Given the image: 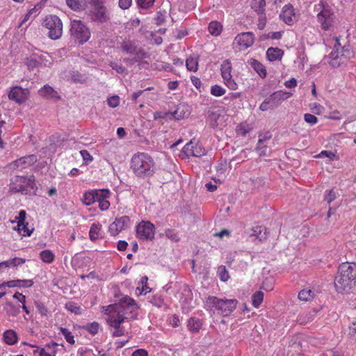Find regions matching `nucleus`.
I'll use <instances>...</instances> for the list:
<instances>
[{"label": "nucleus", "instance_id": "nucleus-37", "mask_svg": "<svg viewBox=\"0 0 356 356\" xmlns=\"http://www.w3.org/2000/svg\"><path fill=\"white\" fill-rule=\"evenodd\" d=\"M217 273L220 280L222 282H226L229 279V273L226 267L223 265H221L218 268Z\"/></svg>", "mask_w": 356, "mask_h": 356}, {"label": "nucleus", "instance_id": "nucleus-49", "mask_svg": "<svg viewBox=\"0 0 356 356\" xmlns=\"http://www.w3.org/2000/svg\"><path fill=\"white\" fill-rule=\"evenodd\" d=\"M275 107H272V102L270 97L266 98L260 105L259 109L262 111H266L268 109H273Z\"/></svg>", "mask_w": 356, "mask_h": 356}, {"label": "nucleus", "instance_id": "nucleus-22", "mask_svg": "<svg viewBox=\"0 0 356 356\" xmlns=\"http://www.w3.org/2000/svg\"><path fill=\"white\" fill-rule=\"evenodd\" d=\"M35 159V156L34 155H30L29 156H23L20 159L15 160L11 164V165L15 168L19 167H24L26 164L31 165Z\"/></svg>", "mask_w": 356, "mask_h": 356}, {"label": "nucleus", "instance_id": "nucleus-35", "mask_svg": "<svg viewBox=\"0 0 356 356\" xmlns=\"http://www.w3.org/2000/svg\"><path fill=\"white\" fill-rule=\"evenodd\" d=\"M314 296V293L310 289H303L300 291L298 293V299L302 301H309Z\"/></svg>", "mask_w": 356, "mask_h": 356}, {"label": "nucleus", "instance_id": "nucleus-24", "mask_svg": "<svg viewBox=\"0 0 356 356\" xmlns=\"http://www.w3.org/2000/svg\"><path fill=\"white\" fill-rule=\"evenodd\" d=\"M251 8L257 13L258 15L265 13L266 1L265 0H252L251 1Z\"/></svg>", "mask_w": 356, "mask_h": 356}, {"label": "nucleus", "instance_id": "nucleus-32", "mask_svg": "<svg viewBox=\"0 0 356 356\" xmlns=\"http://www.w3.org/2000/svg\"><path fill=\"white\" fill-rule=\"evenodd\" d=\"M95 195L97 196V190L86 192L83 196V202L86 205H91L95 202Z\"/></svg>", "mask_w": 356, "mask_h": 356}, {"label": "nucleus", "instance_id": "nucleus-8", "mask_svg": "<svg viewBox=\"0 0 356 356\" xmlns=\"http://www.w3.org/2000/svg\"><path fill=\"white\" fill-rule=\"evenodd\" d=\"M92 8L88 10L89 18L95 22L106 23L110 19V14L103 2L92 5Z\"/></svg>", "mask_w": 356, "mask_h": 356}, {"label": "nucleus", "instance_id": "nucleus-19", "mask_svg": "<svg viewBox=\"0 0 356 356\" xmlns=\"http://www.w3.org/2000/svg\"><path fill=\"white\" fill-rule=\"evenodd\" d=\"M248 63L260 77L265 78L266 76L267 73L266 67L259 60L251 58L248 61Z\"/></svg>", "mask_w": 356, "mask_h": 356}, {"label": "nucleus", "instance_id": "nucleus-16", "mask_svg": "<svg viewBox=\"0 0 356 356\" xmlns=\"http://www.w3.org/2000/svg\"><path fill=\"white\" fill-rule=\"evenodd\" d=\"M280 17L286 24H292L294 22V10L291 4L285 5L282 10Z\"/></svg>", "mask_w": 356, "mask_h": 356}, {"label": "nucleus", "instance_id": "nucleus-12", "mask_svg": "<svg viewBox=\"0 0 356 356\" xmlns=\"http://www.w3.org/2000/svg\"><path fill=\"white\" fill-rule=\"evenodd\" d=\"M121 49L127 54L136 55L140 58L147 57V54L141 48L138 47L133 42L130 40L123 41L121 44Z\"/></svg>", "mask_w": 356, "mask_h": 356}, {"label": "nucleus", "instance_id": "nucleus-29", "mask_svg": "<svg viewBox=\"0 0 356 356\" xmlns=\"http://www.w3.org/2000/svg\"><path fill=\"white\" fill-rule=\"evenodd\" d=\"M266 229L262 226H257L252 229V235L255 236L260 241L266 238Z\"/></svg>", "mask_w": 356, "mask_h": 356}, {"label": "nucleus", "instance_id": "nucleus-15", "mask_svg": "<svg viewBox=\"0 0 356 356\" xmlns=\"http://www.w3.org/2000/svg\"><path fill=\"white\" fill-rule=\"evenodd\" d=\"M8 97L10 100L20 104L27 99V90L18 86L13 87L8 94Z\"/></svg>", "mask_w": 356, "mask_h": 356}, {"label": "nucleus", "instance_id": "nucleus-9", "mask_svg": "<svg viewBox=\"0 0 356 356\" xmlns=\"http://www.w3.org/2000/svg\"><path fill=\"white\" fill-rule=\"evenodd\" d=\"M232 64L229 59L225 60L221 64L220 71L224 83L230 90H234L237 89V84L232 79Z\"/></svg>", "mask_w": 356, "mask_h": 356}, {"label": "nucleus", "instance_id": "nucleus-5", "mask_svg": "<svg viewBox=\"0 0 356 356\" xmlns=\"http://www.w3.org/2000/svg\"><path fill=\"white\" fill-rule=\"evenodd\" d=\"M70 37L79 44H83L90 38V31L81 20H71L70 28Z\"/></svg>", "mask_w": 356, "mask_h": 356}, {"label": "nucleus", "instance_id": "nucleus-43", "mask_svg": "<svg viewBox=\"0 0 356 356\" xmlns=\"http://www.w3.org/2000/svg\"><path fill=\"white\" fill-rule=\"evenodd\" d=\"M282 31L269 33L268 34L263 35L261 37V40H264L267 39L280 40L282 36Z\"/></svg>", "mask_w": 356, "mask_h": 356}, {"label": "nucleus", "instance_id": "nucleus-7", "mask_svg": "<svg viewBox=\"0 0 356 356\" xmlns=\"http://www.w3.org/2000/svg\"><path fill=\"white\" fill-rule=\"evenodd\" d=\"M43 26L49 30L48 36L51 40L59 39L63 34V23L56 15H50L45 17Z\"/></svg>", "mask_w": 356, "mask_h": 356}, {"label": "nucleus", "instance_id": "nucleus-44", "mask_svg": "<svg viewBox=\"0 0 356 356\" xmlns=\"http://www.w3.org/2000/svg\"><path fill=\"white\" fill-rule=\"evenodd\" d=\"M211 93L216 97L222 96L225 93V90L218 85H214L211 88Z\"/></svg>", "mask_w": 356, "mask_h": 356}, {"label": "nucleus", "instance_id": "nucleus-10", "mask_svg": "<svg viewBox=\"0 0 356 356\" xmlns=\"http://www.w3.org/2000/svg\"><path fill=\"white\" fill-rule=\"evenodd\" d=\"M137 237L143 240H152L154 237V226L150 222H142L136 227Z\"/></svg>", "mask_w": 356, "mask_h": 356}, {"label": "nucleus", "instance_id": "nucleus-39", "mask_svg": "<svg viewBox=\"0 0 356 356\" xmlns=\"http://www.w3.org/2000/svg\"><path fill=\"white\" fill-rule=\"evenodd\" d=\"M5 309L10 316H16L19 313V308L15 307L13 303L10 302L6 303Z\"/></svg>", "mask_w": 356, "mask_h": 356}, {"label": "nucleus", "instance_id": "nucleus-21", "mask_svg": "<svg viewBox=\"0 0 356 356\" xmlns=\"http://www.w3.org/2000/svg\"><path fill=\"white\" fill-rule=\"evenodd\" d=\"M24 283V284L22 286H32L33 284V281L32 280H10L7 282H3L0 284V289H4L6 286L8 287H16V283Z\"/></svg>", "mask_w": 356, "mask_h": 356}, {"label": "nucleus", "instance_id": "nucleus-58", "mask_svg": "<svg viewBox=\"0 0 356 356\" xmlns=\"http://www.w3.org/2000/svg\"><path fill=\"white\" fill-rule=\"evenodd\" d=\"M336 193L333 190H330L325 195V200L327 204H330L336 199Z\"/></svg>", "mask_w": 356, "mask_h": 356}, {"label": "nucleus", "instance_id": "nucleus-46", "mask_svg": "<svg viewBox=\"0 0 356 356\" xmlns=\"http://www.w3.org/2000/svg\"><path fill=\"white\" fill-rule=\"evenodd\" d=\"M155 0H137V4L142 9H147L154 5Z\"/></svg>", "mask_w": 356, "mask_h": 356}, {"label": "nucleus", "instance_id": "nucleus-28", "mask_svg": "<svg viewBox=\"0 0 356 356\" xmlns=\"http://www.w3.org/2000/svg\"><path fill=\"white\" fill-rule=\"evenodd\" d=\"M101 225L99 223H93L90 229L89 236L91 241H96L99 236V231Z\"/></svg>", "mask_w": 356, "mask_h": 356}, {"label": "nucleus", "instance_id": "nucleus-31", "mask_svg": "<svg viewBox=\"0 0 356 356\" xmlns=\"http://www.w3.org/2000/svg\"><path fill=\"white\" fill-rule=\"evenodd\" d=\"M201 326L202 323L199 319L191 318L188 322V327L193 332H197Z\"/></svg>", "mask_w": 356, "mask_h": 356}, {"label": "nucleus", "instance_id": "nucleus-20", "mask_svg": "<svg viewBox=\"0 0 356 356\" xmlns=\"http://www.w3.org/2000/svg\"><path fill=\"white\" fill-rule=\"evenodd\" d=\"M284 51L277 47H270L266 51V56L270 61L281 60Z\"/></svg>", "mask_w": 356, "mask_h": 356}, {"label": "nucleus", "instance_id": "nucleus-56", "mask_svg": "<svg viewBox=\"0 0 356 356\" xmlns=\"http://www.w3.org/2000/svg\"><path fill=\"white\" fill-rule=\"evenodd\" d=\"M165 236L172 241L177 242L179 241L178 235L172 229H167Z\"/></svg>", "mask_w": 356, "mask_h": 356}, {"label": "nucleus", "instance_id": "nucleus-40", "mask_svg": "<svg viewBox=\"0 0 356 356\" xmlns=\"http://www.w3.org/2000/svg\"><path fill=\"white\" fill-rule=\"evenodd\" d=\"M220 115L217 111H209L208 115V120L211 122V126L212 127H216L218 126L217 121L220 118Z\"/></svg>", "mask_w": 356, "mask_h": 356}, {"label": "nucleus", "instance_id": "nucleus-54", "mask_svg": "<svg viewBox=\"0 0 356 356\" xmlns=\"http://www.w3.org/2000/svg\"><path fill=\"white\" fill-rule=\"evenodd\" d=\"M194 148L193 141L191 140L183 148V152L186 154L187 156L191 155L193 156V150Z\"/></svg>", "mask_w": 356, "mask_h": 356}, {"label": "nucleus", "instance_id": "nucleus-60", "mask_svg": "<svg viewBox=\"0 0 356 356\" xmlns=\"http://www.w3.org/2000/svg\"><path fill=\"white\" fill-rule=\"evenodd\" d=\"M25 261H26V260L24 259L17 258V257H15L13 259H10V265H11V266H13V267L20 266V265L24 264Z\"/></svg>", "mask_w": 356, "mask_h": 356}, {"label": "nucleus", "instance_id": "nucleus-25", "mask_svg": "<svg viewBox=\"0 0 356 356\" xmlns=\"http://www.w3.org/2000/svg\"><path fill=\"white\" fill-rule=\"evenodd\" d=\"M67 5L73 10L79 11L84 9L86 1L84 0H65Z\"/></svg>", "mask_w": 356, "mask_h": 356}, {"label": "nucleus", "instance_id": "nucleus-42", "mask_svg": "<svg viewBox=\"0 0 356 356\" xmlns=\"http://www.w3.org/2000/svg\"><path fill=\"white\" fill-rule=\"evenodd\" d=\"M61 334L65 337L66 341L70 344H74L75 341L74 339V336L72 334V332L69 331L68 329L65 327L60 328Z\"/></svg>", "mask_w": 356, "mask_h": 356}, {"label": "nucleus", "instance_id": "nucleus-2", "mask_svg": "<svg viewBox=\"0 0 356 356\" xmlns=\"http://www.w3.org/2000/svg\"><path fill=\"white\" fill-rule=\"evenodd\" d=\"M131 168L137 177L144 179L154 175L155 163L153 159L147 154L138 153L132 156Z\"/></svg>", "mask_w": 356, "mask_h": 356}, {"label": "nucleus", "instance_id": "nucleus-57", "mask_svg": "<svg viewBox=\"0 0 356 356\" xmlns=\"http://www.w3.org/2000/svg\"><path fill=\"white\" fill-rule=\"evenodd\" d=\"M71 78L74 82L83 83L85 81L84 76L78 72H74Z\"/></svg>", "mask_w": 356, "mask_h": 356}, {"label": "nucleus", "instance_id": "nucleus-63", "mask_svg": "<svg viewBox=\"0 0 356 356\" xmlns=\"http://www.w3.org/2000/svg\"><path fill=\"white\" fill-rule=\"evenodd\" d=\"M132 0H119V6L120 8L128 9L131 5Z\"/></svg>", "mask_w": 356, "mask_h": 356}, {"label": "nucleus", "instance_id": "nucleus-34", "mask_svg": "<svg viewBox=\"0 0 356 356\" xmlns=\"http://www.w3.org/2000/svg\"><path fill=\"white\" fill-rule=\"evenodd\" d=\"M186 65L189 71L196 72L198 67L197 58L191 56L188 58L186 60Z\"/></svg>", "mask_w": 356, "mask_h": 356}, {"label": "nucleus", "instance_id": "nucleus-64", "mask_svg": "<svg viewBox=\"0 0 356 356\" xmlns=\"http://www.w3.org/2000/svg\"><path fill=\"white\" fill-rule=\"evenodd\" d=\"M131 356H148V353L144 349H138L132 353Z\"/></svg>", "mask_w": 356, "mask_h": 356}, {"label": "nucleus", "instance_id": "nucleus-55", "mask_svg": "<svg viewBox=\"0 0 356 356\" xmlns=\"http://www.w3.org/2000/svg\"><path fill=\"white\" fill-rule=\"evenodd\" d=\"M107 102L109 106L112 108H115L119 105L120 103V98L118 96L115 95L113 97H109L107 99Z\"/></svg>", "mask_w": 356, "mask_h": 356}, {"label": "nucleus", "instance_id": "nucleus-1", "mask_svg": "<svg viewBox=\"0 0 356 356\" xmlns=\"http://www.w3.org/2000/svg\"><path fill=\"white\" fill-rule=\"evenodd\" d=\"M356 285V264L342 263L338 268L334 286L339 293H350Z\"/></svg>", "mask_w": 356, "mask_h": 356}, {"label": "nucleus", "instance_id": "nucleus-38", "mask_svg": "<svg viewBox=\"0 0 356 356\" xmlns=\"http://www.w3.org/2000/svg\"><path fill=\"white\" fill-rule=\"evenodd\" d=\"M99 324L97 322H92L88 323L83 327L85 330H87L89 333L92 335L96 334L98 332Z\"/></svg>", "mask_w": 356, "mask_h": 356}, {"label": "nucleus", "instance_id": "nucleus-3", "mask_svg": "<svg viewBox=\"0 0 356 356\" xmlns=\"http://www.w3.org/2000/svg\"><path fill=\"white\" fill-rule=\"evenodd\" d=\"M137 309L138 307L135 300L130 297L125 296L120 299L118 303L108 305L107 311L109 312H116V316H113V318L115 321H119L120 324H121L128 318L127 317L124 316L125 310L130 309V312L134 313Z\"/></svg>", "mask_w": 356, "mask_h": 356}, {"label": "nucleus", "instance_id": "nucleus-17", "mask_svg": "<svg viewBox=\"0 0 356 356\" xmlns=\"http://www.w3.org/2000/svg\"><path fill=\"white\" fill-rule=\"evenodd\" d=\"M291 95H292V94L291 92H284L282 90L273 92L269 97L272 102V107L276 108L283 101L287 99Z\"/></svg>", "mask_w": 356, "mask_h": 356}, {"label": "nucleus", "instance_id": "nucleus-62", "mask_svg": "<svg viewBox=\"0 0 356 356\" xmlns=\"http://www.w3.org/2000/svg\"><path fill=\"white\" fill-rule=\"evenodd\" d=\"M111 67L113 70H115L118 73L122 74L126 70L125 67L122 65H118L116 63H112Z\"/></svg>", "mask_w": 356, "mask_h": 356}, {"label": "nucleus", "instance_id": "nucleus-47", "mask_svg": "<svg viewBox=\"0 0 356 356\" xmlns=\"http://www.w3.org/2000/svg\"><path fill=\"white\" fill-rule=\"evenodd\" d=\"M28 222H24L22 223V225L20 227H18V230L19 232H23V236H31V234L33 233L34 228H29L28 227Z\"/></svg>", "mask_w": 356, "mask_h": 356}, {"label": "nucleus", "instance_id": "nucleus-27", "mask_svg": "<svg viewBox=\"0 0 356 356\" xmlns=\"http://www.w3.org/2000/svg\"><path fill=\"white\" fill-rule=\"evenodd\" d=\"M208 29L212 35L218 36L222 31V26L217 21H212L209 23Z\"/></svg>", "mask_w": 356, "mask_h": 356}, {"label": "nucleus", "instance_id": "nucleus-36", "mask_svg": "<svg viewBox=\"0 0 356 356\" xmlns=\"http://www.w3.org/2000/svg\"><path fill=\"white\" fill-rule=\"evenodd\" d=\"M264 300V293L261 291L255 292L252 297V305L254 307L258 308Z\"/></svg>", "mask_w": 356, "mask_h": 356}, {"label": "nucleus", "instance_id": "nucleus-52", "mask_svg": "<svg viewBox=\"0 0 356 356\" xmlns=\"http://www.w3.org/2000/svg\"><path fill=\"white\" fill-rule=\"evenodd\" d=\"M26 217V212L25 210H21L19 212V215L15 217V220H17V227L22 225V223L25 222Z\"/></svg>", "mask_w": 356, "mask_h": 356}, {"label": "nucleus", "instance_id": "nucleus-45", "mask_svg": "<svg viewBox=\"0 0 356 356\" xmlns=\"http://www.w3.org/2000/svg\"><path fill=\"white\" fill-rule=\"evenodd\" d=\"M65 307L67 309V310L70 311L72 313H74L75 314H81V308L74 302H68L66 304Z\"/></svg>", "mask_w": 356, "mask_h": 356}, {"label": "nucleus", "instance_id": "nucleus-23", "mask_svg": "<svg viewBox=\"0 0 356 356\" xmlns=\"http://www.w3.org/2000/svg\"><path fill=\"white\" fill-rule=\"evenodd\" d=\"M3 341L8 345H14L17 342V334L13 330H8L3 334Z\"/></svg>", "mask_w": 356, "mask_h": 356}, {"label": "nucleus", "instance_id": "nucleus-11", "mask_svg": "<svg viewBox=\"0 0 356 356\" xmlns=\"http://www.w3.org/2000/svg\"><path fill=\"white\" fill-rule=\"evenodd\" d=\"M234 42L240 47L239 50H244L254 44V35L252 32H243L235 38Z\"/></svg>", "mask_w": 356, "mask_h": 356}, {"label": "nucleus", "instance_id": "nucleus-6", "mask_svg": "<svg viewBox=\"0 0 356 356\" xmlns=\"http://www.w3.org/2000/svg\"><path fill=\"white\" fill-rule=\"evenodd\" d=\"M207 303L220 311L222 315L228 316L236 309L238 301L235 299H220L215 296H209Z\"/></svg>", "mask_w": 356, "mask_h": 356}, {"label": "nucleus", "instance_id": "nucleus-13", "mask_svg": "<svg viewBox=\"0 0 356 356\" xmlns=\"http://www.w3.org/2000/svg\"><path fill=\"white\" fill-rule=\"evenodd\" d=\"M130 219L127 216H123L115 218V221L109 226V232L111 235L116 236L122 230L124 229L129 223Z\"/></svg>", "mask_w": 356, "mask_h": 356}, {"label": "nucleus", "instance_id": "nucleus-33", "mask_svg": "<svg viewBox=\"0 0 356 356\" xmlns=\"http://www.w3.org/2000/svg\"><path fill=\"white\" fill-rule=\"evenodd\" d=\"M39 93L41 96L53 98L55 97L56 92H55L51 86H44L39 90Z\"/></svg>", "mask_w": 356, "mask_h": 356}, {"label": "nucleus", "instance_id": "nucleus-41", "mask_svg": "<svg viewBox=\"0 0 356 356\" xmlns=\"http://www.w3.org/2000/svg\"><path fill=\"white\" fill-rule=\"evenodd\" d=\"M110 195V192L107 189H103L100 191L97 190V196L95 195V202H100L101 200L108 199Z\"/></svg>", "mask_w": 356, "mask_h": 356}, {"label": "nucleus", "instance_id": "nucleus-30", "mask_svg": "<svg viewBox=\"0 0 356 356\" xmlns=\"http://www.w3.org/2000/svg\"><path fill=\"white\" fill-rule=\"evenodd\" d=\"M40 255L42 261L47 264L52 263L55 257L53 252L49 250H42Z\"/></svg>", "mask_w": 356, "mask_h": 356}, {"label": "nucleus", "instance_id": "nucleus-53", "mask_svg": "<svg viewBox=\"0 0 356 356\" xmlns=\"http://www.w3.org/2000/svg\"><path fill=\"white\" fill-rule=\"evenodd\" d=\"M304 120L307 123L309 124L310 125H314L318 122L317 118L315 115L310 113L305 114Z\"/></svg>", "mask_w": 356, "mask_h": 356}, {"label": "nucleus", "instance_id": "nucleus-51", "mask_svg": "<svg viewBox=\"0 0 356 356\" xmlns=\"http://www.w3.org/2000/svg\"><path fill=\"white\" fill-rule=\"evenodd\" d=\"M193 151V156L195 157H200L206 154V150L201 146H197V145H194Z\"/></svg>", "mask_w": 356, "mask_h": 356}, {"label": "nucleus", "instance_id": "nucleus-50", "mask_svg": "<svg viewBox=\"0 0 356 356\" xmlns=\"http://www.w3.org/2000/svg\"><path fill=\"white\" fill-rule=\"evenodd\" d=\"M166 17V12L164 10L163 12L159 11L156 13V17L155 18L156 24L157 25H161L164 23Z\"/></svg>", "mask_w": 356, "mask_h": 356}, {"label": "nucleus", "instance_id": "nucleus-61", "mask_svg": "<svg viewBox=\"0 0 356 356\" xmlns=\"http://www.w3.org/2000/svg\"><path fill=\"white\" fill-rule=\"evenodd\" d=\"M36 308L42 316H47L48 310L42 303H36Z\"/></svg>", "mask_w": 356, "mask_h": 356}, {"label": "nucleus", "instance_id": "nucleus-59", "mask_svg": "<svg viewBox=\"0 0 356 356\" xmlns=\"http://www.w3.org/2000/svg\"><path fill=\"white\" fill-rule=\"evenodd\" d=\"M259 15V23L257 24V27L259 30H262L264 29V27L266 26V14L264 13L263 15Z\"/></svg>", "mask_w": 356, "mask_h": 356}, {"label": "nucleus", "instance_id": "nucleus-14", "mask_svg": "<svg viewBox=\"0 0 356 356\" xmlns=\"http://www.w3.org/2000/svg\"><path fill=\"white\" fill-rule=\"evenodd\" d=\"M318 21L321 23L322 29L327 30L332 24L334 14L330 9L324 8L317 15Z\"/></svg>", "mask_w": 356, "mask_h": 356}, {"label": "nucleus", "instance_id": "nucleus-26", "mask_svg": "<svg viewBox=\"0 0 356 356\" xmlns=\"http://www.w3.org/2000/svg\"><path fill=\"white\" fill-rule=\"evenodd\" d=\"M25 64L29 70L37 68L41 65L40 58L35 55L31 56L25 59Z\"/></svg>", "mask_w": 356, "mask_h": 356}, {"label": "nucleus", "instance_id": "nucleus-4", "mask_svg": "<svg viewBox=\"0 0 356 356\" xmlns=\"http://www.w3.org/2000/svg\"><path fill=\"white\" fill-rule=\"evenodd\" d=\"M35 177L31 175L29 177L16 176L12 181L10 189L13 192H20L22 194H35L37 186L35 183Z\"/></svg>", "mask_w": 356, "mask_h": 356}, {"label": "nucleus", "instance_id": "nucleus-18", "mask_svg": "<svg viewBox=\"0 0 356 356\" xmlns=\"http://www.w3.org/2000/svg\"><path fill=\"white\" fill-rule=\"evenodd\" d=\"M176 120H181L190 115V111L188 105L179 104L177 106L176 109L170 113Z\"/></svg>", "mask_w": 356, "mask_h": 356}, {"label": "nucleus", "instance_id": "nucleus-48", "mask_svg": "<svg viewBox=\"0 0 356 356\" xmlns=\"http://www.w3.org/2000/svg\"><path fill=\"white\" fill-rule=\"evenodd\" d=\"M58 343L56 342H51V343H48L46 345L45 348L47 351V353L51 356H55L57 353V347Z\"/></svg>", "mask_w": 356, "mask_h": 356}]
</instances>
